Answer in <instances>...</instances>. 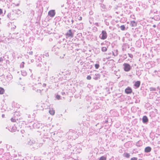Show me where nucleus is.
Listing matches in <instances>:
<instances>
[{
    "mask_svg": "<svg viewBox=\"0 0 160 160\" xmlns=\"http://www.w3.org/2000/svg\"><path fill=\"white\" fill-rule=\"evenodd\" d=\"M153 27L154 28L156 27V25H153Z\"/></svg>",
    "mask_w": 160,
    "mask_h": 160,
    "instance_id": "obj_52",
    "label": "nucleus"
},
{
    "mask_svg": "<svg viewBox=\"0 0 160 160\" xmlns=\"http://www.w3.org/2000/svg\"><path fill=\"white\" fill-rule=\"evenodd\" d=\"M55 14V10H52L49 11L48 12V15L50 17L52 18L54 17Z\"/></svg>",
    "mask_w": 160,
    "mask_h": 160,
    "instance_id": "obj_6",
    "label": "nucleus"
},
{
    "mask_svg": "<svg viewBox=\"0 0 160 160\" xmlns=\"http://www.w3.org/2000/svg\"><path fill=\"white\" fill-rule=\"evenodd\" d=\"M21 74L22 76H25L27 75V72L25 70H22Z\"/></svg>",
    "mask_w": 160,
    "mask_h": 160,
    "instance_id": "obj_19",
    "label": "nucleus"
},
{
    "mask_svg": "<svg viewBox=\"0 0 160 160\" xmlns=\"http://www.w3.org/2000/svg\"><path fill=\"white\" fill-rule=\"evenodd\" d=\"M123 156L126 157L127 158H129L130 156V155L129 153L127 152H125L123 154Z\"/></svg>",
    "mask_w": 160,
    "mask_h": 160,
    "instance_id": "obj_23",
    "label": "nucleus"
},
{
    "mask_svg": "<svg viewBox=\"0 0 160 160\" xmlns=\"http://www.w3.org/2000/svg\"><path fill=\"white\" fill-rule=\"evenodd\" d=\"M42 143L36 142L35 141L34 143H33L32 146L31 147V148H33L34 149H37L42 146Z\"/></svg>",
    "mask_w": 160,
    "mask_h": 160,
    "instance_id": "obj_3",
    "label": "nucleus"
},
{
    "mask_svg": "<svg viewBox=\"0 0 160 160\" xmlns=\"http://www.w3.org/2000/svg\"><path fill=\"white\" fill-rule=\"evenodd\" d=\"M121 29L122 30H124L125 29V27L124 25H122L120 26Z\"/></svg>",
    "mask_w": 160,
    "mask_h": 160,
    "instance_id": "obj_30",
    "label": "nucleus"
},
{
    "mask_svg": "<svg viewBox=\"0 0 160 160\" xmlns=\"http://www.w3.org/2000/svg\"><path fill=\"white\" fill-rule=\"evenodd\" d=\"M113 55L114 56H116L118 54V51L117 50H114V51L112 52Z\"/></svg>",
    "mask_w": 160,
    "mask_h": 160,
    "instance_id": "obj_24",
    "label": "nucleus"
},
{
    "mask_svg": "<svg viewBox=\"0 0 160 160\" xmlns=\"http://www.w3.org/2000/svg\"><path fill=\"white\" fill-rule=\"evenodd\" d=\"M151 148L149 147H147L145 149V152H150L151 151Z\"/></svg>",
    "mask_w": 160,
    "mask_h": 160,
    "instance_id": "obj_18",
    "label": "nucleus"
},
{
    "mask_svg": "<svg viewBox=\"0 0 160 160\" xmlns=\"http://www.w3.org/2000/svg\"><path fill=\"white\" fill-rule=\"evenodd\" d=\"M34 61V60L33 59H31V62H33Z\"/></svg>",
    "mask_w": 160,
    "mask_h": 160,
    "instance_id": "obj_47",
    "label": "nucleus"
},
{
    "mask_svg": "<svg viewBox=\"0 0 160 160\" xmlns=\"http://www.w3.org/2000/svg\"><path fill=\"white\" fill-rule=\"evenodd\" d=\"M2 11L1 9L0 8V14H2Z\"/></svg>",
    "mask_w": 160,
    "mask_h": 160,
    "instance_id": "obj_44",
    "label": "nucleus"
},
{
    "mask_svg": "<svg viewBox=\"0 0 160 160\" xmlns=\"http://www.w3.org/2000/svg\"><path fill=\"white\" fill-rule=\"evenodd\" d=\"M48 56H49V55L48 54Z\"/></svg>",
    "mask_w": 160,
    "mask_h": 160,
    "instance_id": "obj_58",
    "label": "nucleus"
},
{
    "mask_svg": "<svg viewBox=\"0 0 160 160\" xmlns=\"http://www.w3.org/2000/svg\"><path fill=\"white\" fill-rule=\"evenodd\" d=\"M107 48L105 47H103L102 48V51L104 52L107 51Z\"/></svg>",
    "mask_w": 160,
    "mask_h": 160,
    "instance_id": "obj_26",
    "label": "nucleus"
},
{
    "mask_svg": "<svg viewBox=\"0 0 160 160\" xmlns=\"http://www.w3.org/2000/svg\"><path fill=\"white\" fill-rule=\"evenodd\" d=\"M71 17H69L67 18L65 23L68 25H71Z\"/></svg>",
    "mask_w": 160,
    "mask_h": 160,
    "instance_id": "obj_17",
    "label": "nucleus"
},
{
    "mask_svg": "<svg viewBox=\"0 0 160 160\" xmlns=\"http://www.w3.org/2000/svg\"><path fill=\"white\" fill-rule=\"evenodd\" d=\"M43 86H46V84L45 83H44L43 85Z\"/></svg>",
    "mask_w": 160,
    "mask_h": 160,
    "instance_id": "obj_50",
    "label": "nucleus"
},
{
    "mask_svg": "<svg viewBox=\"0 0 160 160\" xmlns=\"http://www.w3.org/2000/svg\"><path fill=\"white\" fill-rule=\"evenodd\" d=\"M123 66H124V69L125 71L128 72L130 70L131 67L128 64L125 63L123 64Z\"/></svg>",
    "mask_w": 160,
    "mask_h": 160,
    "instance_id": "obj_4",
    "label": "nucleus"
},
{
    "mask_svg": "<svg viewBox=\"0 0 160 160\" xmlns=\"http://www.w3.org/2000/svg\"><path fill=\"white\" fill-rule=\"evenodd\" d=\"M95 24L97 26H98V23H96Z\"/></svg>",
    "mask_w": 160,
    "mask_h": 160,
    "instance_id": "obj_49",
    "label": "nucleus"
},
{
    "mask_svg": "<svg viewBox=\"0 0 160 160\" xmlns=\"http://www.w3.org/2000/svg\"><path fill=\"white\" fill-rule=\"evenodd\" d=\"M24 62H21L20 65V67L21 68H23L24 67Z\"/></svg>",
    "mask_w": 160,
    "mask_h": 160,
    "instance_id": "obj_27",
    "label": "nucleus"
},
{
    "mask_svg": "<svg viewBox=\"0 0 160 160\" xmlns=\"http://www.w3.org/2000/svg\"><path fill=\"white\" fill-rule=\"evenodd\" d=\"M150 91H154L156 90V89L155 88L151 87L150 88Z\"/></svg>",
    "mask_w": 160,
    "mask_h": 160,
    "instance_id": "obj_32",
    "label": "nucleus"
},
{
    "mask_svg": "<svg viewBox=\"0 0 160 160\" xmlns=\"http://www.w3.org/2000/svg\"><path fill=\"white\" fill-rule=\"evenodd\" d=\"M106 158L104 156H102L99 159V160H106Z\"/></svg>",
    "mask_w": 160,
    "mask_h": 160,
    "instance_id": "obj_28",
    "label": "nucleus"
},
{
    "mask_svg": "<svg viewBox=\"0 0 160 160\" xmlns=\"http://www.w3.org/2000/svg\"><path fill=\"white\" fill-rule=\"evenodd\" d=\"M105 23L107 25H108V26L109 25V22H108L107 21H105Z\"/></svg>",
    "mask_w": 160,
    "mask_h": 160,
    "instance_id": "obj_42",
    "label": "nucleus"
},
{
    "mask_svg": "<svg viewBox=\"0 0 160 160\" xmlns=\"http://www.w3.org/2000/svg\"><path fill=\"white\" fill-rule=\"evenodd\" d=\"M128 56H129V57H130V58H132L133 55H132V54L128 53Z\"/></svg>",
    "mask_w": 160,
    "mask_h": 160,
    "instance_id": "obj_39",
    "label": "nucleus"
},
{
    "mask_svg": "<svg viewBox=\"0 0 160 160\" xmlns=\"http://www.w3.org/2000/svg\"><path fill=\"white\" fill-rule=\"evenodd\" d=\"M138 160H140V159H139Z\"/></svg>",
    "mask_w": 160,
    "mask_h": 160,
    "instance_id": "obj_60",
    "label": "nucleus"
},
{
    "mask_svg": "<svg viewBox=\"0 0 160 160\" xmlns=\"http://www.w3.org/2000/svg\"><path fill=\"white\" fill-rule=\"evenodd\" d=\"M64 5L63 4L62 5L61 7L62 8L61 10L62 13L64 14L66 12H67L68 11V10L67 8L66 7L64 8Z\"/></svg>",
    "mask_w": 160,
    "mask_h": 160,
    "instance_id": "obj_9",
    "label": "nucleus"
},
{
    "mask_svg": "<svg viewBox=\"0 0 160 160\" xmlns=\"http://www.w3.org/2000/svg\"><path fill=\"white\" fill-rule=\"evenodd\" d=\"M2 118H4L5 117V115L4 114H2Z\"/></svg>",
    "mask_w": 160,
    "mask_h": 160,
    "instance_id": "obj_46",
    "label": "nucleus"
},
{
    "mask_svg": "<svg viewBox=\"0 0 160 160\" xmlns=\"http://www.w3.org/2000/svg\"><path fill=\"white\" fill-rule=\"evenodd\" d=\"M29 55H32L33 54V52L32 51H30L27 52Z\"/></svg>",
    "mask_w": 160,
    "mask_h": 160,
    "instance_id": "obj_36",
    "label": "nucleus"
},
{
    "mask_svg": "<svg viewBox=\"0 0 160 160\" xmlns=\"http://www.w3.org/2000/svg\"><path fill=\"white\" fill-rule=\"evenodd\" d=\"M3 58L0 57V62H2L3 60Z\"/></svg>",
    "mask_w": 160,
    "mask_h": 160,
    "instance_id": "obj_41",
    "label": "nucleus"
},
{
    "mask_svg": "<svg viewBox=\"0 0 160 160\" xmlns=\"http://www.w3.org/2000/svg\"><path fill=\"white\" fill-rule=\"evenodd\" d=\"M16 28V26H14L13 27V28L14 29H15V28Z\"/></svg>",
    "mask_w": 160,
    "mask_h": 160,
    "instance_id": "obj_51",
    "label": "nucleus"
},
{
    "mask_svg": "<svg viewBox=\"0 0 160 160\" xmlns=\"http://www.w3.org/2000/svg\"><path fill=\"white\" fill-rule=\"evenodd\" d=\"M71 25H72L74 22V21L72 19V18L71 17Z\"/></svg>",
    "mask_w": 160,
    "mask_h": 160,
    "instance_id": "obj_34",
    "label": "nucleus"
},
{
    "mask_svg": "<svg viewBox=\"0 0 160 160\" xmlns=\"http://www.w3.org/2000/svg\"><path fill=\"white\" fill-rule=\"evenodd\" d=\"M62 20L63 21H64L65 23L66 22V21L67 20V19L66 17H64L63 18H62Z\"/></svg>",
    "mask_w": 160,
    "mask_h": 160,
    "instance_id": "obj_33",
    "label": "nucleus"
},
{
    "mask_svg": "<svg viewBox=\"0 0 160 160\" xmlns=\"http://www.w3.org/2000/svg\"><path fill=\"white\" fill-rule=\"evenodd\" d=\"M100 74L98 73H96L94 75H93V78L95 80H97L100 78Z\"/></svg>",
    "mask_w": 160,
    "mask_h": 160,
    "instance_id": "obj_8",
    "label": "nucleus"
},
{
    "mask_svg": "<svg viewBox=\"0 0 160 160\" xmlns=\"http://www.w3.org/2000/svg\"><path fill=\"white\" fill-rule=\"evenodd\" d=\"M140 85V82L139 81L136 82L134 86L137 88H138Z\"/></svg>",
    "mask_w": 160,
    "mask_h": 160,
    "instance_id": "obj_21",
    "label": "nucleus"
},
{
    "mask_svg": "<svg viewBox=\"0 0 160 160\" xmlns=\"http://www.w3.org/2000/svg\"><path fill=\"white\" fill-rule=\"evenodd\" d=\"M35 141L33 140H30L29 141H28V142H27V144L28 145H29L32 147L33 143H34Z\"/></svg>",
    "mask_w": 160,
    "mask_h": 160,
    "instance_id": "obj_16",
    "label": "nucleus"
},
{
    "mask_svg": "<svg viewBox=\"0 0 160 160\" xmlns=\"http://www.w3.org/2000/svg\"><path fill=\"white\" fill-rule=\"evenodd\" d=\"M49 113L50 114L52 115H53L55 113V111H54L52 109H51L49 110Z\"/></svg>",
    "mask_w": 160,
    "mask_h": 160,
    "instance_id": "obj_22",
    "label": "nucleus"
},
{
    "mask_svg": "<svg viewBox=\"0 0 160 160\" xmlns=\"http://www.w3.org/2000/svg\"><path fill=\"white\" fill-rule=\"evenodd\" d=\"M109 58L110 57H108L103 59V61L104 62H106V64L107 65L109 64L110 63V60H108Z\"/></svg>",
    "mask_w": 160,
    "mask_h": 160,
    "instance_id": "obj_11",
    "label": "nucleus"
},
{
    "mask_svg": "<svg viewBox=\"0 0 160 160\" xmlns=\"http://www.w3.org/2000/svg\"><path fill=\"white\" fill-rule=\"evenodd\" d=\"M26 90V88L24 87H23L22 89L23 92H25Z\"/></svg>",
    "mask_w": 160,
    "mask_h": 160,
    "instance_id": "obj_38",
    "label": "nucleus"
},
{
    "mask_svg": "<svg viewBox=\"0 0 160 160\" xmlns=\"http://www.w3.org/2000/svg\"><path fill=\"white\" fill-rule=\"evenodd\" d=\"M11 120L12 122H15L16 121L15 119L13 118H11Z\"/></svg>",
    "mask_w": 160,
    "mask_h": 160,
    "instance_id": "obj_40",
    "label": "nucleus"
},
{
    "mask_svg": "<svg viewBox=\"0 0 160 160\" xmlns=\"http://www.w3.org/2000/svg\"><path fill=\"white\" fill-rule=\"evenodd\" d=\"M60 96L59 95L57 94L56 96V98L58 100L60 99Z\"/></svg>",
    "mask_w": 160,
    "mask_h": 160,
    "instance_id": "obj_29",
    "label": "nucleus"
},
{
    "mask_svg": "<svg viewBox=\"0 0 160 160\" xmlns=\"http://www.w3.org/2000/svg\"><path fill=\"white\" fill-rule=\"evenodd\" d=\"M19 84L20 85H22V83H20V82H19Z\"/></svg>",
    "mask_w": 160,
    "mask_h": 160,
    "instance_id": "obj_57",
    "label": "nucleus"
},
{
    "mask_svg": "<svg viewBox=\"0 0 160 160\" xmlns=\"http://www.w3.org/2000/svg\"><path fill=\"white\" fill-rule=\"evenodd\" d=\"M62 94L63 95V94H65V92H62Z\"/></svg>",
    "mask_w": 160,
    "mask_h": 160,
    "instance_id": "obj_54",
    "label": "nucleus"
},
{
    "mask_svg": "<svg viewBox=\"0 0 160 160\" xmlns=\"http://www.w3.org/2000/svg\"><path fill=\"white\" fill-rule=\"evenodd\" d=\"M37 67H41V65L40 63H39L37 65Z\"/></svg>",
    "mask_w": 160,
    "mask_h": 160,
    "instance_id": "obj_43",
    "label": "nucleus"
},
{
    "mask_svg": "<svg viewBox=\"0 0 160 160\" xmlns=\"http://www.w3.org/2000/svg\"><path fill=\"white\" fill-rule=\"evenodd\" d=\"M137 23L134 21H132L130 22V25L131 27H135L137 26Z\"/></svg>",
    "mask_w": 160,
    "mask_h": 160,
    "instance_id": "obj_12",
    "label": "nucleus"
},
{
    "mask_svg": "<svg viewBox=\"0 0 160 160\" xmlns=\"http://www.w3.org/2000/svg\"><path fill=\"white\" fill-rule=\"evenodd\" d=\"M82 18L81 17H80L78 18V20H82Z\"/></svg>",
    "mask_w": 160,
    "mask_h": 160,
    "instance_id": "obj_45",
    "label": "nucleus"
},
{
    "mask_svg": "<svg viewBox=\"0 0 160 160\" xmlns=\"http://www.w3.org/2000/svg\"><path fill=\"white\" fill-rule=\"evenodd\" d=\"M29 70L31 72V71H32V70L31 69H29Z\"/></svg>",
    "mask_w": 160,
    "mask_h": 160,
    "instance_id": "obj_55",
    "label": "nucleus"
},
{
    "mask_svg": "<svg viewBox=\"0 0 160 160\" xmlns=\"http://www.w3.org/2000/svg\"><path fill=\"white\" fill-rule=\"evenodd\" d=\"M138 158L136 157H133L131 158L130 160H137Z\"/></svg>",
    "mask_w": 160,
    "mask_h": 160,
    "instance_id": "obj_37",
    "label": "nucleus"
},
{
    "mask_svg": "<svg viewBox=\"0 0 160 160\" xmlns=\"http://www.w3.org/2000/svg\"><path fill=\"white\" fill-rule=\"evenodd\" d=\"M74 32V30L71 29L69 30L66 34V37L71 38H73V37Z\"/></svg>",
    "mask_w": 160,
    "mask_h": 160,
    "instance_id": "obj_2",
    "label": "nucleus"
},
{
    "mask_svg": "<svg viewBox=\"0 0 160 160\" xmlns=\"http://www.w3.org/2000/svg\"><path fill=\"white\" fill-rule=\"evenodd\" d=\"M20 10L19 9L14 10L11 12L8 13L7 15L8 18L11 20H14L17 18L18 17V12H20Z\"/></svg>",
    "mask_w": 160,
    "mask_h": 160,
    "instance_id": "obj_1",
    "label": "nucleus"
},
{
    "mask_svg": "<svg viewBox=\"0 0 160 160\" xmlns=\"http://www.w3.org/2000/svg\"><path fill=\"white\" fill-rule=\"evenodd\" d=\"M33 127L36 128H39L42 127V124L39 122H37L34 123Z\"/></svg>",
    "mask_w": 160,
    "mask_h": 160,
    "instance_id": "obj_7",
    "label": "nucleus"
},
{
    "mask_svg": "<svg viewBox=\"0 0 160 160\" xmlns=\"http://www.w3.org/2000/svg\"><path fill=\"white\" fill-rule=\"evenodd\" d=\"M87 79L88 80H90L91 79V76H90L88 75L87 77Z\"/></svg>",
    "mask_w": 160,
    "mask_h": 160,
    "instance_id": "obj_35",
    "label": "nucleus"
},
{
    "mask_svg": "<svg viewBox=\"0 0 160 160\" xmlns=\"http://www.w3.org/2000/svg\"><path fill=\"white\" fill-rule=\"evenodd\" d=\"M19 3H18L17 4L15 5L17 6H19Z\"/></svg>",
    "mask_w": 160,
    "mask_h": 160,
    "instance_id": "obj_48",
    "label": "nucleus"
},
{
    "mask_svg": "<svg viewBox=\"0 0 160 160\" xmlns=\"http://www.w3.org/2000/svg\"><path fill=\"white\" fill-rule=\"evenodd\" d=\"M77 28L79 29H82L83 28V24L80 23L77 25Z\"/></svg>",
    "mask_w": 160,
    "mask_h": 160,
    "instance_id": "obj_15",
    "label": "nucleus"
},
{
    "mask_svg": "<svg viewBox=\"0 0 160 160\" xmlns=\"http://www.w3.org/2000/svg\"><path fill=\"white\" fill-rule=\"evenodd\" d=\"M100 38L104 40L107 37V34L105 31L103 30L102 32V33L100 35Z\"/></svg>",
    "mask_w": 160,
    "mask_h": 160,
    "instance_id": "obj_5",
    "label": "nucleus"
},
{
    "mask_svg": "<svg viewBox=\"0 0 160 160\" xmlns=\"http://www.w3.org/2000/svg\"><path fill=\"white\" fill-rule=\"evenodd\" d=\"M95 67L96 69H98L99 67V64H96L95 65Z\"/></svg>",
    "mask_w": 160,
    "mask_h": 160,
    "instance_id": "obj_31",
    "label": "nucleus"
},
{
    "mask_svg": "<svg viewBox=\"0 0 160 160\" xmlns=\"http://www.w3.org/2000/svg\"><path fill=\"white\" fill-rule=\"evenodd\" d=\"M35 57H36V55H35Z\"/></svg>",
    "mask_w": 160,
    "mask_h": 160,
    "instance_id": "obj_59",
    "label": "nucleus"
},
{
    "mask_svg": "<svg viewBox=\"0 0 160 160\" xmlns=\"http://www.w3.org/2000/svg\"><path fill=\"white\" fill-rule=\"evenodd\" d=\"M75 134L73 132H72L71 131H69L68 132V135H71L72 136H73Z\"/></svg>",
    "mask_w": 160,
    "mask_h": 160,
    "instance_id": "obj_25",
    "label": "nucleus"
},
{
    "mask_svg": "<svg viewBox=\"0 0 160 160\" xmlns=\"http://www.w3.org/2000/svg\"><path fill=\"white\" fill-rule=\"evenodd\" d=\"M94 28H95V29H97V28L96 27H94Z\"/></svg>",
    "mask_w": 160,
    "mask_h": 160,
    "instance_id": "obj_56",
    "label": "nucleus"
},
{
    "mask_svg": "<svg viewBox=\"0 0 160 160\" xmlns=\"http://www.w3.org/2000/svg\"><path fill=\"white\" fill-rule=\"evenodd\" d=\"M125 92L127 94L131 93L132 92V89L130 88H128L125 90Z\"/></svg>",
    "mask_w": 160,
    "mask_h": 160,
    "instance_id": "obj_13",
    "label": "nucleus"
},
{
    "mask_svg": "<svg viewBox=\"0 0 160 160\" xmlns=\"http://www.w3.org/2000/svg\"><path fill=\"white\" fill-rule=\"evenodd\" d=\"M142 120L143 122L145 123L148 122V119L146 116H144L142 118Z\"/></svg>",
    "mask_w": 160,
    "mask_h": 160,
    "instance_id": "obj_14",
    "label": "nucleus"
},
{
    "mask_svg": "<svg viewBox=\"0 0 160 160\" xmlns=\"http://www.w3.org/2000/svg\"><path fill=\"white\" fill-rule=\"evenodd\" d=\"M19 80H21L22 78H19Z\"/></svg>",
    "mask_w": 160,
    "mask_h": 160,
    "instance_id": "obj_53",
    "label": "nucleus"
},
{
    "mask_svg": "<svg viewBox=\"0 0 160 160\" xmlns=\"http://www.w3.org/2000/svg\"><path fill=\"white\" fill-rule=\"evenodd\" d=\"M5 92V90L2 87H0V94H2L4 93Z\"/></svg>",
    "mask_w": 160,
    "mask_h": 160,
    "instance_id": "obj_20",
    "label": "nucleus"
},
{
    "mask_svg": "<svg viewBox=\"0 0 160 160\" xmlns=\"http://www.w3.org/2000/svg\"><path fill=\"white\" fill-rule=\"evenodd\" d=\"M6 128L8 129L6 127ZM8 130L12 132H13L16 131V128L15 126H12V128L10 127L8 128Z\"/></svg>",
    "mask_w": 160,
    "mask_h": 160,
    "instance_id": "obj_10",
    "label": "nucleus"
}]
</instances>
